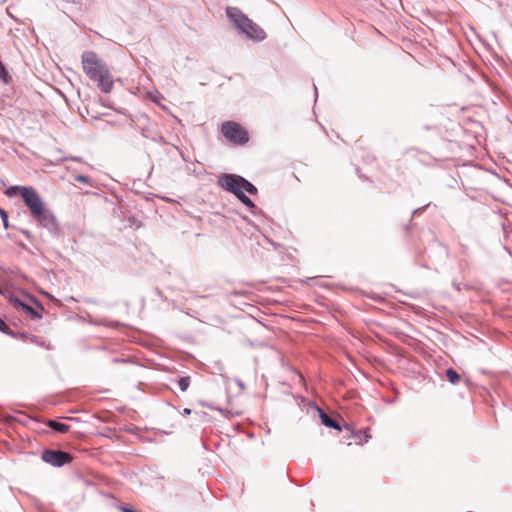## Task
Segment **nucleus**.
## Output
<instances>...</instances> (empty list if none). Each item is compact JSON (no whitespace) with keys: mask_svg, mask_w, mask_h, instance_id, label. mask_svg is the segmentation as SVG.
<instances>
[{"mask_svg":"<svg viewBox=\"0 0 512 512\" xmlns=\"http://www.w3.org/2000/svg\"><path fill=\"white\" fill-rule=\"evenodd\" d=\"M321 417V421L322 423L327 426V427H332L334 429H337L339 431H341V427L336 423V421H334L333 419H331L327 414L325 413H321L320 415Z\"/></svg>","mask_w":512,"mask_h":512,"instance_id":"1a4fd4ad","label":"nucleus"},{"mask_svg":"<svg viewBox=\"0 0 512 512\" xmlns=\"http://www.w3.org/2000/svg\"><path fill=\"white\" fill-rule=\"evenodd\" d=\"M190 413H191V410H190V409H188V408H185V409L183 410V414H184V415H189Z\"/></svg>","mask_w":512,"mask_h":512,"instance_id":"dca6fc26","label":"nucleus"},{"mask_svg":"<svg viewBox=\"0 0 512 512\" xmlns=\"http://www.w3.org/2000/svg\"><path fill=\"white\" fill-rule=\"evenodd\" d=\"M13 304L16 308H21L26 314L30 316L31 319L42 318V312L44 309L38 302H34V305H30L22 302L19 299H14Z\"/></svg>","mask_w":512,"mask_h":512,"instance_id":"0eeeda50","label":"nucleus"},{"mask_svg":"<svg viewBox=\"0 0 512 512\" xmlns=\"http://www.w3.org/2000/svg\"><path fill=\"white\" fill-rule=\"evenodd\" d=\"M226 13L235 26L249 38L254 40H263L266 37L265 31L244 15L239 9L228 7L226 9Z\"/></svg>","mask_w":512,"mask_h":512,"instance_id":"20e7f679","label":"nucleus"},{"mask_svg":"<svg viewBox=\"0 0 512 512\" xmlns=\"http://www.w3.org/2000/svg\"><path fill=\"white\" fill-rule=\"evenodd\" d=\"M446 376L452 384H457L460 381V375L452 368L446 370Z\"/></svg>","mask_w":512,"mask_h":512,"instance_id":"9d476101","label":"nucleus"},{"mask_svg":"<svg viewBox=\"0 0 512 512\" xmlns=\"http://www.w3.org/2000/svg\"><path fill=\"white\" fill-rule=\"evenodd\" d=\"M221 133L234 145H245L249 141L247 130L241 124L234 121L222 123Z\"/></svg>","mask_w":512,"mask_h":512,"instance_id":"39448f33","label":"nucleus"},{"mask_svg":"<svg viewBox=\"0 0 512 512\" xmlns=\"http://www.w3.org/2000/svg\"><path fill=\"white\" fill-rule=\"evenodd\" d=\"M75 179L79 182H83V183H89V179L86 177V176H83V175H78L75 177Z\"/></svg>","mask_w":512,"mask_h":512,"instance_id":"2eb2a0df","label":"nucleus"},{"mask_svg":"<svg viewBox=\"0 0 512 512\" xmlns=\"http://www.w3.org/2000/svg\"><path fill=\"white\" fill-rule=\"evenodd\" d=\"M178 385H179L180 390L185 392L188 389L189 385H190V378L189 377H182L178 381Z\"/></svg>","mask_w":512,"mask_h":512,"instance_id":"f8f14e48","label":"nucleus"},{"mask_svg":"<svg viewBox=\"0 0 512 512\" xmlns=\"http://www.w3.org/2000/svg\"><path fill=\"white\" fill-rule=\"evenodd\" d=\"M218 184L226 191L231 192L247 207H254L253 202L244 192L256 194V187L241 176L226 174L218 179Z\"/></svg>","mask_w":512,"mask_h":512,"instance_id":"7ed1b4c3","label":"nucleus"},{"mask_svg":"<svg viewBox=\"0 0 512 512\" xmlns=\"http://www.w3.org/2000/svg\"><path fill=\"white\" fill-rule=\"evenodd\" d=\"M48 426L52 428L53 430L60 432V433H66L69 431V426L54 420H50L48 422Z\"/></svg>","mask_w":512,"mask_h":512,"instance_id":"6e6552de","label":"nucleus"},{"mask_svg":"<svg viewBox=\"0 0 512 512\" xmlns=\"http://www.w3.org/2000/svg\"><path fill=\"white\" fill-rule=\"evenodd\" d=\"M4 194L8 197L20 195L31 216L40 225L47 226L54 222L53 214L47 209L44 200L35 188L31 186H10L4 191Z\"/></svg>","mask_w":512,"mask_h":512,"instance_id":"f257e3e1","label":"nucleus"},{"mask_svg":"<svg viewBox=\"0 0 512 512\" xmlns=\"http://www.w3.org/2000/svg\"><path fill=\"white\" fill-rule=\"evenodd\" d=\"M0 331L3 332V333H8L9 332V327L7 326V324L0 318Z\"/></svg>","mask_w":512,"mask_h":512,"instance_id":"4468645a","label":"nucleus"},{"mask_svg":"<svg viewBox=\"0 0 512 512\" xmlns=\"http://www.w3.org/2000/svg\"><path fill=\"white\" fill-rule=\"evenodd\" d=\"M0 78L6 84L10 80L9 73L7 72L6 68L4 67V65L2 64L1 61H0Z\"/></svg>","mask_w":512,"mask_h":512,"instance_id":"9b49d317","label":"nucleus"},{"mask_svg":"<svg viewBox=\"0 0 512 512\" xmlns=\"http://www.w3.org/2000/svg\"><path fill=\"white\" fill-rule=\"evenodd\" d=\"M82 70L103 93H110L114 87L113 76L107 63L94 51H85L81 55Z\"/></svg>","mask_w":512,"mask_h":512,"instance_id":"f03ea898","label":"nucleus"},{"mask_svg":"<svg viewBox=\"0 0 512 512\" xmlns=\"http://www.w3.org/2000/svg\"><path fill=\"white\" fill-rule=\"evenodd\" d=\"M0 215L3 220L4 227L7 229L8 228V214L5 210L0 208Z\"/></svg>","mask_w":512,"mask_h":512,"instance_id":"ddd939ff","label":"nucleus"},{"mask_svg":"<svg viewBox=\"0 0 512 512\" xmlns=\"http://www.w3.org/2000/svg\"><path fill=\"white\" fill-rule=\"evenodd\" d=\"M41 458L44 462L55 467L69 464L73 460L72 456L68 452L51 449L44 450Z\"/></svg>","mask_w":512,"mask_h":512,"instance_id":"423d86ee","label":"nucleus"}]
</instances>
